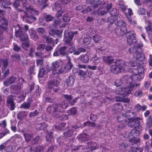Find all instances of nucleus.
I'll list each match as a JSON object with an SVG mask.
<instances>
[{
    "mask_svg": "<svg viewBox=\"0 0 152 152\" xmlns=\"http://www.w3.org/2000/svg\"><path fill=\"white\" fill-rule=\"evenodd\" d=\"M124 82V83H126L127 86L124 88H118L116 90L117 94L123 95L124 97L126 96L131 92V90L135 87H137L140 85V83L134 82L132 77L128 75L124 76L122 79H117L115 82L114 84L116 86H120Z\"/></svg>",
    "mask_w": 152,
    "mask_h": 152,
    "instance_id": "obj_1",
    "label": "nucleus"
},
{
    "mask_svg": "<svg viewBox=\"0 0 152 152\" xmlns=\"http://www.w3.org/2000/svg\"><path fill=\"white\" fill-rule=\"evenodd\" d=\"M60 64L59 62L55 61L52 63L51 68H49L47 66L46 69L49 72L52 71V72L54 75H58L64 72H66L70 70L72 66L70 61L69 60L68 62L66 64H62L60 68L58 69Z\"/></svg>",
    "mask_w": 152,
    "mask_h": 152,
    "instance_id": "obj_2",
    "label": "nucleus"
},
{
    "mask_svg": "<svg viewBox=\"0 0 152 152\" xmlns=\"http://www.w3.org/2000/svg\"><path fill=\"white\" fill-rule=\"evenodd\" d=\"M127 43L129 45L133 44L132 49H129V51L130 53H134L137 51V50H141V47L143 44L140 42L136 40V34L133 31L128 32L126 34Z\"/></svg>",
    "mask_w": 152,
    "mask_h": 152,
    "instance_id": "obj_3",
    "label": "nucleus"
},
{
    "mask_svg": "<svg viewBox=\"0 0 152 152\" xmlns=\"http://www.w3.org/2000/svg\"><path fill=\"white\" fill-rule=\"evenodd\" d=\"M130 64V66L132 67L135 66L136 65L137 66V69L134 68L129 69V72L132 74V75L130 76L132 77L133 82L135 83L136 81H139L143 78L144 75L142 73L144 72V69L142 65H137L136 63L131 62Z\"/></svg>",
    "mask_w": 152,
    "mask_h": 152,
    "instance_id": "obj_4",
    "label": "nucleus"
},
{
    "mask_svg": "<svg viewBox=\"0 0 152 152\" xmlns=\"http://www.w3.org/2000/svg\"><path fill=\"white\" fill-rule=\"evenodd\" d=\"M68 105V102H62L59 106L57 104H55L48 106L47 110L53 115L54 118H58L61 115V113L63 111L64 109L67 108Z\"/></svg>",
    "mask_w": 152,
    "mask_h": 152,
    "instance_id": "obj_5",
    "label": "nucleus"
},
{
    "mask_svg": "<svg viewBox=\"0 0 152 152\" xmlns=\"http://www.w3.org/2000/svg\"><path fill=\"white\" fill-rule=\"evenodd\" d=\"M25 11H23L22 10L20 9V12H23L25 14L23 17V20L24 21L27 23H31L37 19V18L33 16L32 15H28V13H29L31 14L38 15L39 12L34 9L31 6L27 7L25 8Z\"/></svg>",
    "mask_w": 152,
    "mask_h": 152,
    "instance_id": "obj_6",
    "label": "nucleus"
},
{
    "mask_svg": "<svg viewBox=\"0 0 152 152\" xmlns=\"http://www.w3.org/2000/svg\"><path fill=\"white\" fill-rule=\"evenodd\" d=\"M127 63L123 60H117L111 65V71L114 74L123 72L125 69V67L127 66Z\"/></svg>",
    "mask_w": 152,
    "mask_h": 152,
    "instance_id": "obj_7",
    "label": "nucleus"
},
{
    "mask_svg": "<svg viewBox=\"0 0 152 152\" xmlns=\"http://www.w3.org/2000/svg\"><path fill=\"white\" fill-rule=\"evenodd\" d=\"M115 24L117 26V28L115 29L116 32L120 36L123 35L127 31V28L124 22L121 20L115 22Z\"/></svg>",
    "mask_w": 152,
    "mask_h": 152,
    "instance_id": "obj_8",
    "label": "nucleus"
},
{
    "mask_svg": "<svg viewBox=\"0 0 152 152\" xmlns=\"http://www.w3.org/2000/svg\"><path fill=\"white\" fill-rule=\"evenodd\" d=\"M128 125L134 128V129L132 130L131 133L133 134L135 136L136 134H137L138 135L140 134L139 131L142 130L141 126H140L139 121H132L128 123Z\"/></svg>",
    "mask_w": 152,
    "mask_h": 152,
    "instance_id": "obj_9",
    "label": "nucleus"
},
{
    "mask_svg": "<svg viewBox=\"0 0 152 152\" xmlns=\"http://www.w3.org/2000/svg\"><path fill=\"white\" fill-rule=\"evenodd\" d=\"M18 28L15 32V35L17 37H19L20 39L22 41H25L28 39V36L26 34H23L21 28L19 25H17L16 30H17V28Z\"/></svg>",
    "mask_w": 152,
    "mask_h": 152,
    "instance_id": "obj_10",
    "label": "nucleus"
},
{
    "mask_svg": "<svg viewBox=\"0 0 152 152\" xmlns=\"http://www.w3.org/2000/svg\"><path fill=\"white\" fill-rule=\"evenodd\" d=\"M8 62L6 59L0 60V66H2V71L4 74V78L5 77L8 75L9 73V69H7L6 71L4 72L5 69L7 67L8 65Z\"/></svg>",
    "mask_w": 152,
    "mask_h": 152,
    "instance_id": "obj_11",
    "label": "nucleus"
},
{
    "mask_svg": "<svg viewBox=\"0 0 152 152\" xmlns=\"http://www.w3.org/2000/svg\"><path fill=\"white\" fill-rule=\"evenodd\" d=\"M64 41L68 43L71 41L73 37V33L72 32L66 30L64 32Z\"/></svg>",
    "mask_w": 152,
    "mask_h": 152,
    "instance_id": "obj_12",
    "label": "nucleus"
},
{
    "mask_svg": "<svg viewBox=\"0 0 152 152\" xmlns=\"http://www.w3.org/2000/svg\"><path fill=\"white\" fill-rule=\"evenodd\" d=\"M142 50L141 48V50H137L136 52L133 53H136L134 55V56L136 55V58L137 61H142L145 59V56L144 54L142 53Z\"/></svg>",
    "mask_w": 152,
    "mask_h": 152,
    "instance_id": "obj_13",
    "label": "nucleus"
},
{
    "mask_svg": "<svg viewBox=\"0 0 152 152\" xmlns=\"http://www.w3.org/2000/svg\"><path fill=\"white\" fill-rule=\"evenodd\" d=\"M58 82L54 78L50 80L47 83V88L49 89H52L54 86H56L58 84Z\"/></svg>",
    "mask_w": 152,
    "mask_h": 152,
    "instance_id": "obj_14",
    "label": "nucleus"
},
{
    "mask_svg": "<svg viewBox=\"0 0 152 152\" xmlns=\"http://www.w3.org/2000/svg\"><path fill=\"white\" fill-rule=\"evenodd\" d=\"M63 31L61 30H51L49 31V34L52 36L60 37Z\"/></svg>",
    "mask_w": 152,
    "mask_h": 152,
    "instance_id": "obj_15",
    "label": "nucleus"
},
{
    "mask_svg": "<svg viewBox=\"0 0 152 152\" xmlns=\"http://www.w3.org/2000/svg\"><path fill=\"white\" fill-rule=\"evenodd\" d=\"M74 83V79L72 76L69 77L66 81V84L68 87H72Z\"/></svg>",
    "mask_w": 152,
    "mask_h": 152,
    "instance_id": "obj_16",
    "label": "nucleus"
},
{
    "mask_svg": "<svg viewBox=\"0 0 152 152\" xmlns=\"http://www.w3.org/2000/svg\"><path fill=\"white\" fill-rule=\"evenodd\" d=\"M79 126H76L75 128H70L68 129L67 131L65 133L64 135L68 137H70L73 134V132L75 129L79 127Z\"/></svg>",
    "mask_w": 152,
    "mask_h": 152,
    "instance_id": "obj_17",
    "label": "nucleus"
},
{
    "mask_svg": "<svg viewBox=\"0 0 152 152\" xmlns=\"http://www.w3.org/2000/svg\"><path fill=\"white\" fill-rule=\"evenodd\" d=\"M130 134L131 135H133L134 136V137L131 138L129 140V142L132 145L134 144H138V143L140 141V139L139 138L135 137V136L137 135V134H135V136H134L133 134H131L130 133Z\"/></svg>",
    "mask_w": 152,
    "mask_h": 152,
    "instance_id": "obj_18",
    "label": "nucleus"
},
{
    "mask_svg": "<svg viewBox=\"0 0 152 152\" xmlns=\"http://www.w3.org/2000/svg\"><path fill=\"white\" fill-rule=\"evenodd\" d=\"M15 80V78L14 77H11L9 79H7L6 81L4 82V85L8 86L10 85L11 83H14Z\"/></svg>",
    "mask_w": 152,
    "mask_h": 152,
    "instance_id": "obj_19",
    "label": "nucleus"
},
{
    "mask_svg": "<svg viewBox=\"0 0 152 152\" xmlns=\"http://www.w3.org/2000/svg\"><path fill=\"white\" fill-rule=\"evenodd\" d=\"M47 126L45 123L39 124L36 125V128L38 130H44L46 128Z\"/></svg>",
    "mask_w": 152,
    "mask_h": 152,
    "instance_id": "obj_20",
    "label": "nucleus"
},
{
    "mask_svg": "<svg viewBox=\"0 0 152 152\" xmlns=\"http://www.w3.org/2000/svg\"><path fill=\"white\" fill-rule=\"evenodd\" d=\"M30 37L32 39L36 40L37 37L35 34V31L33 28H31L29 31Z\"/></svg>",
    "mask_w": 152,
    "mask_h": 152,
    "instance_id": "obj_21",
    "label": "nucleus"
},
{
    "mask_svg": "<svg viewBox=\"0 0 152 152\" xmlns=\"http://www.w3.org/2000/svg\"><path fill=\"white\" fill-rule=\"evenodd\" d=\"M0 22L2 25H0V26H3L4 27V28L3 27L2 28H0L1 30H6L7 28L5 26L8 25L7 20L5 19H2L0 20Z\"/></svg>",
    "mask_w": 152,
    "mask_h": 152,
    "instance_id": "obj_22",
    "label": "nucleus"
},
{
    "mask_svg": "<svg viewBox=\"0 0 152 152\" xmlns=\"http://www.w3.org/2000/svg\"><path fill=\"white\" fill-rule=\"evenodd\" d=\"M89 56L87 54L82 56L81 57L80 60L83 63H87L89 61Z\"/></svg>",
    "mask_w": 152,
    "mask_h": 152,
    "instance_id": "obj_23",
    "label": "nucleus"
},
{
    "mask_svg": "<svg viewBox=\"0 0 152 152\" xmlns=\"http://www.w3.org/2000/svg\"><path fill=\"white\" fill-rule=\"evenodd\" d=\"M112 15L111 16L109 17L108 18V22H110V23H112L115 21V19H117V17L115 16L116 14L115 13H111Z\"/></svg>",
    "mask_w": 152,
    "mask_h": 152,
    "instance_id": "obj_24",
    "label": "nucleus"
},
{
    "mask_svg": "<svg viewBox=\"0 0 152 152\" xmlns=\"http://www.w3.org/2000/svg\"><path fill=\"white\" fill-rule=\"evenodd\" d=\"M138 12L139 14L142 15H145L147 14L148 18H150L151 17L150 12L146 11L143 8H140L139 9Z\"/></svg>",
    "mask_w": 152,
    "mask_h": 152,
    "instance_id": "obj_25",
    "label": "nucleus"
},
{
    "mask_svg": "<svg viewBox=\"0 0 152 152\" xmlns=\"http://www.w3.org/2000/svg\"><path fill=\"white\" fill-rule=\"evenodd\" d=\"M91 60H92V62L95 65H98L101 62L100 59L96 55L92 58Z\"/></svg>",
    "mask_w": 152,
    "mask_h": 152,
    "instance_id": "obj_26",
    "label": "nucleus"
},
{
    "mask_svg": "<svg viewBox=\"0 0 152 152\" xmlns=\"http://www.w3.org/2000/svg\"><path fill=\"white\" fill-rule=\"evenodd\" d=\"M147 31H149L148 33V35L152 43V31L151 30L152 29V26L150 25L148 26L146 28Z\"/></svg>",
    "mask_w": 152,
    "mask_h": 152,
    "instance_id": "obj_27",
    "label": "nucleus"
},
{
    "mask_svg": "<svg viewBox=\"0 0 152 152\" xmlns=\"http://www.w3.org/2000/svg\"><path fill=\"white\" fill-rule=\"evenodd\" d=\"M79 138L80 140L82 141H85L88 140L89 136L86 134H81L79 136Z\"/></svg>",
    "mask_w": 152,
    "mask_h": 152,
    "instance_id": "obj_28",
    "label": "nucleus"
},
{
    "mask_svg": "<svg viewBox=\"0 0 152 152\" xmlns=\"http://www.w3.org/2000/svg\"><path fill=\"white\" fill-rule=\"evenodd\" d=\"M152 125V118L151 116H149L146 119V125L148 127H150Z\"/></svg>",
    "mask_w": 152,
    "mask_h": 152,
    "instance_id": "obj_29",
    "label": "nucleus"
},
{
    "mask_svg": "<svg viewBox=\"0 0 152 152\" xmlns=\"http://www.w3.org/2000/svg\"><path fill=\"white\" fill-rule=\"evenodd\" d=\"M86 72L82 70H79V75H80L81 78L83 80H84L86 76Z\"/></svg>",
    "mask_w": 152,
    "mask_h": 152,
    "instance_id": "obj_30",
    "label": "nucleus"
},
{
    "mask_svg": "<svg viewBox=\"0 0 152 152\" xmlns=\"http://www.w3.org/2000/svg\"><path fill=\"white\" fill-rule=\"evenodd\" d=\"M23 135L27 142L29 141L33 137L32 134L29 133H24Z\"/></svg>",
    "mask_w": 152,
    "mask_h": 152,
    "instance_id": "obj_31",
    "label": "nucleus"
},
{
    "mask_svg": "<svg viewBox=\"0 0 152 152\" xmlns=\"http://www.w3.org/2000/svg\"><path fill=\"white\" fill-rule=\"evenodd\" d=\"M135 107L136 109L138 111L142 110L144 111L146 109L147 107L146 106L144 105L141 106L139 104H137L136 105Z\"/></svg>",
    "mask_w": 152,
    "mask_h": 152,
    "instance_id": "obj_32",
    "label": "nucleus"
},
{
    "mask_svg": "<svg viewBox=\"0 0 152 152\" xmlns=\"http://www.w3.org/2000/svg\"><path fill=\"white\" fill-rule=\"evenodd\" d=\"M112 7V4L111 3L108 4L107 7V9L104 11H101L99 13L101 15H103L106 13V12Z\"/></svg>",
    "mask_w": 152,
    "mask_h": 152,
    "instance_id": "obj_33",
    "label": "nucleus"
},
{
    "mask_svg": "<svg viewBox=\"0 0 152 152\" xmlns=\"http://www.w3.org/2000/svg\"><path fill=\"white\" fill-rule=\"evenodd\" d=\"M116 100L117 101L123 102H128L129 99L128 98H122L119 96L116 97Z\"/></svg>",
    "mask_w": 152,
    "mask_h": 152,
    "instance_id": "obj_34",
    "label": "nucleus"
},
{
    "mask_svg": "<svg viewBox=\"0 0 152 152\" xmlns=\"http://www.w3.org/2000/svg\"><path fill=\"white\" fill-rule=\"evenodd\" d=\"M13 150L12 145L11 144L7 145L5 148V150L7 152H12Z\"/></svg>",
    "mask_w": 152,
    "mask_h": 152,
    "instance_id": "obj_35",
    "label": "nucleus"
},
{
    "mask_svg": "<svg viewBox=\"0 0 152 152\" xmlns=\"http://www.w3.org/2000/svg\"><path fill=\"white\" fill-rule=\"evenodd\" d=\"M65 125L66 124L65 123H62L60 125L58 124H56L55 125V127L56 129L61 130L63 129V127L65 126Z\"/></svg>",
    "mask_w": 152,
    "mask_h": 152,
    "instance_id": "obj_36",
    "label": "nucleus"
},
{
    "mask_svg": "<svg viewBox=\"0 0 152 152\" xmlns=\"http://www.w3.org/2000/svg\"><path fill=\"white\" fill-rule=\"evenodd\" d=\"M44 18L45 21H50L53 19V18L49 15H47L46 14L44 15Z\"/></svg>",
    "mask_w": 152,
    "mask_h": 152,
    "instance_id": "obj_37",
    "label": "nucleus"
},
{
    "mask_svg": "<svg viewBox=\"0 0 152 152\" xmlns=\"http://www.w3.org/2000/svg\"><path fill=\"white\" fill-rule=\"evenodd\" d=\"M27 115L26 112L24 111H22L19 112L17 115V117L18 118L21 119L23 117Z\"/></svg>",
    "mask_w": 152,
    "mask_h": 152,
    "instance_id": "obj_38",
    "label": "nucleus"
},
{
    "mask_svg": "<svg viewBox=\"0 0 152 152\" xmlns=\"http://www.w3.org/2000/svg\"><path fill=\"white\" fill-rule=\"evenodd\" d=\"M84 126H88L90 127L96 126V124L93 122H86L84 123Z\"/></svg>",
    "mask_w": 152,
    "mask_h": 152,
    "instance_id": "obj_39",
    "label": "nucleus"
},
{
    "mask_svg": "<svg viewBox=\"0 0 152 152\" xmlns=\"http://www.w3.org/2000/svg\"><path fill=\"white\" fill-rule=\"evenodd\" d=\"M77 110L74 107L72 108L68 111L69 114L72 115H74L77 113Z\"/></svg>",
    "mask_w": 152,
    "mask_h": 152,
    "instance_id": "obj_40",
    "label": "nucleus"
},
{
    "mask_svg": "<svg viewBox=\"0 0 152 152\" xmlns=\"http://www.w3.org/2000/svg\"><path fill=\"white\" fill-rule=\"evenodd\" d=\"M12 57L14 61H18L20 60V56L18 54H15L12 56Z\"/></svg>",
    "mask_w": 152,
    "mask_h": 152,
    "instance_id": "obj_41",
    "label": "nucleus"
},
{
    "mask_svg": "<svg viewBox=\"0 0 152 152\" xmlns=\"http://www.w3.org/2000/svg\"><path fill=\"white\" fill-rule=\"evenodd\" d=\"M66 48L65 47H63L60 49L59 52L61 54L64 55L66 54Z\"/></svg>",
    "mask_w": 152,
    "mask_h": 152,
    "instance_id": "obj_42",
    "label": "nucleus"
},
{
    "mask_svg": "<svg viewBox=\"0 0 152 152\" xmlns=\"http://www.w3.org/2000/svg\"><path fill=\"white\" fill-rule=\"evenodd\" d=\"M93 38L94 42L96 43L102 39V37L98 35H96L93 36Z\"/></svg>",
    "mask_w": 152,
    "mask_h": 152,
    "instance_id": "obj_43",
    "label": "nucleus"
},
{
    "mask_svg": "<svg viewBox=\"0 0 152 152\" xmlns=\"http://www.w3.org/2000/svg\"><path fill=\"white\" fill-rule=\"evenodd\" d=\"M40 68L39 72L38 75V76L39 77H42L44 76L45 72L44 71V69H42V68Z\"/></svg>",
    "mask_w": 152,
    "mask_h": 152,
    "instance_id": "obj_44",
    "label": "nucleus"
},
{
    "mask_svg": "<svg viewBox=\"0 0 152 152\" xmlns=\"http://www.w3.org/2000/svg\"><path fill=\"white\" fill-rule=\"evenodd\" d=\"M30 107V104L29 103L24 102L23 104L21 105L20 106L21 108H24V109H29Z\"/></svg>",
    "mask_w": 152,
    "mask_h": 152,
    "instance_id": "obj_45",
    "label": "nucleus"
},
{
    "mask_svg": "<svg viewBox=\"0 0 152 152\" xmlns=\"http://www.w3.org/2000/svg\"><path fill=\"white\" fill-rule=\"evenodd\" d=\"M63 20L64 22L69 21L70 20V17L68 14H65L63 16Z\"/></svg>",
    "mask_w": 152,
    "mask_h": 152,
    "instance_id": "obj_46",
    "label": "nucleus"
},
{
    "mask_svg": "<svg viewBox=\"0 0 152 152\" xmlns=\"http://www.w3.org/2000/svg\"><path fill=\"white\" fill-rule=\"evenodd\" d=\"M53 138V135L51 133H49L46 136V140L47 141H50Z\"/></svg>",
    "mask_w": 152,
    "mask_h": 152,
    "instance_id": "obj_47",
    "label": "nucleus"
},
{
    "mask_svg": "<svg viewBox=\"0 0 152 152\" xmlns=\"http://www.w3.org/2000/svg\"><path fill=\"white\" fill-rule=\"evenodd\" d=\"M90 38L88 37H85L83 39L84 43L86 45H88L90 43Z\"/></svg>",
    "mask_w": 152,
    "mask_h": 152,
    "instance_id": "obj_48",
    "label": "nucleus"
},
{
    "mask_svg": "<svg viewBox=\"0 0 152 152\" xmlns=\"http://www.w3.org/2000/svg\"><path fill=\"white\" fill-rule=\"evenodd\" d=\"M22 48L23 49L25 50H27L28 48L29 45V44L28 42H24L22 44Z\"/></svg>",
    "mask_w": 152,
    "mask_h": 152,
    "instance_id": "obj_49",
    "label": "nucleus"
},
{
    "mask_svg": "<svg viewBox=\"0 0 152 152\" xmlns=\"http://www.w3.org/2000/svg\"><path fill=\"white\" fill-rule=\"evenodd\" d=\"M128 146V144L126 143H123L120 144L119 148L120 149H123Z\"/></svg>",
    "mask_w": 152,
    "mask_h": 152,
    "instance_id": "obj_50",
    "label": "nucleus"
},
{
    "mask_svg": "<svg viewBox=\"0 0 152 152\" xmlns=\"http://www.w3.org/2000/svg\"><path fill=\"white\" fill-rule=\"evenodd\" d=\"M142 94V92L141 90L136 91L134 93V95L137 96H140Z\"/></svg>",
    "mask_w": 152,
    "mask_h": 152,
    "instance_id": "obj_51",
    "label": "nucleus"
},
{
    "mask_svg": "<svg viewBox=\"0 0 152 152\" xmlns=\"http://www.w3.org/2000/svg\"><path fill=\"white\" fill-rule=\"evenodd\" d=\"M37 32L39 34H42L45 31V29L42 28H39L36 30Z\"/></svg>",
    "mask_w": 152,
    "mask_h": 152,
    "instance_id": "obj_52",
    "label": "nucleus"
},
{
    "mask_svg": "<svg viewBox=\"0 0 152 152\" xmlns=\"http://www.w3.org/2000/svg\"><path fill=\"white\" fill-rule=\"evenodd\" d=\"M45 45L44 44H41L38 45L37 48V50L39 51H42L44 49Z\"/></svg>",
    "mask_w": 152,
    "mask_h": 152,
    "instance_id": "obj_53",
    "label": "nucleus"
},
{
    "mask_svg": "<svg viewBox=\"0 0 152 152\" xmlns=\"http://www.w3.org/2000/svg\"><path fill=\"white\" fill-rule=\"evenodd\" d=\"M37 65L38 66H40V68L42 67L43 61L42 60H37Z\"/></svg>",
    "mask_w": 152,
    "mask_h": 152,
    "instance_id": "obj_54",
    "label": "nucleus"
},
{
    "mask_svg": "<svg viewBox=\"0 0 152 152\" xmlns=\"http://www.w3.org/2000/svg\"><path fill=\"white\" fill-rule=\"evenodd\" d=\"M7 102L8 104H10L14 103L13 99L10 97H7Z\"/></svg>",
    "mask_w": 152,
    "mask_h": 152,
    "instance_id": "obj_55",
    "label": "nucleus"
},
{
    "mask_svg": "<svg viewBox=\"0 0 152 152\" xmlns=\"http://www.w3.org/2000/svg\"><path fill=\"white\" fill-rule=\"evenodd\" d=\"M38 114V112L37 110H35L33 112H31L29 114V116L32 117L35 116L37 115Z\"/></svg>",
    "mask_w": 152,
    "mask_h": 152,
    "instance_id": "obj_56",
    "label": "nucleus"
},
{
    "mask_svg": "<svg viewBox=\"0 0 152 152\" xmlns=\"http://www.w3.org/2000/svg\"><path fill=\"white\" fill-rule=\"evenodd\" d=\"M35 55L37 56H39L40 57H47L46 56H44L42 53L39 52H36L35 53Z\"/></svg>",
    "mask_w": 152,
    "mask_h": 152,
    "instance_id": "obj_57",
    "label": "nucleus"
},
{
    "mask_svg": "<svg viewBox=\"0 0 152 152\" xmlns=\"http://www.w3.org/2000/svg\"><path fill=\"white\" fill-rule=\"evenodd\" d=\"M63 14V11H61V10L58 11L56 14V16L57 18H58L61 17Z\"/></svg>",
    "mask_w": 152,
    "mask_h": 152,
    "instance_id": "obj_58",
    "label": "nucleus"
},
{
    "mask_svg": "<svg viewBox=\"0 0 152 152\" xmlns=\"http://www.w3.org/2000/svg\"><path fill=\"white\" fill-rule=\"evenodd\" d=\"M63 96L66 99L67 101H69L72 99V97L71 95H64Z\"/></svg>",
    "mask_w": 152,
    "mask_h": 152,
    "instance_id": "obj_59",
    "label": "nucleus"
},
{
    "mask_svg": "<svg viewBox=\"0 0 152 152\" xmlns=\"http://www.w3.org/2000/svg\"><path fill=\"white\" fill-rule=\"evenodd\" d=\"M39 136H37L32 141V143L35 144L38 142V140H39Z\"/></svg>",
    "mask_w": 152,
    "mask_h": 152,
    "instance_id": "obj_60",
    "label": "nucleus"
},
{
    "mask_svg": "<svg viewBox=\"0 0 152 152\" xmlns=\"http://www.w3.org/2000/svg\"><path fill=\"white\" fill-rule=\"evenodd\" d=\"M35 67L34 66H32L30 67L29 69V72L31 74H34L35 73L34 72V69Z\"/></svg>",
    "mask_w": 152,
    "mask_h": 152,
    "instance_id": "obj_61",
    "label": "nucleus"
},
{
    "mask_svg": "<svg viewBox=\"0 0 152 152\" xmlns=\"http://www.w3.org/2000/svg\"><path fill=\"white\" fill-rule=\"evenodd\" d=\"M132 151L133 152H142V149L141 148H134L132 150Z\"/></svg>",
    "mask_w": 152,
    "mask_h": 152,
    "instance_id": "obj_62",
    "label": "nucleus"
},
{
    "mask_svg": "<svg viewBox=\"0 0 152 152\" xmlns=\"http://www.w3.org/2000/svg\"><path fill=\"white\" fill-rule=\"evenodd\" d=\"M107 58V63L110 64L113 61V60L111 56H108Z\"/></svg>",
    "mask_w": 152,
    "mask_h": 152,
    "instance_id": "obj_63",
    "label": "nucleus"
},
{
    "mask_svg": "<svg viewBox=\"0 0 152 152\" xmlns=\"http://www.w3.org/2000/svg\"><path fill=\"white\" fill-rule=\"evenodd\" d=\"M150 84V81H147L145 82L144 86L146 89H148L149 87Z\"/></svg>",
    "mask_w": 152,
    "mask_h": 152,
    "instance_id": "obj_64",
    "label": "nucleus"
}]
</instances>
